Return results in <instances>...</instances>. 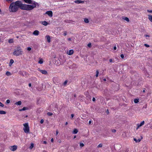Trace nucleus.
<instances>
[{"label":"nucleus","mask_w":152,"mask_h":152,"mask_svg":"<svg viewBox=\"0 0 152 152\" xmlns=\"http://www.w3.org/2000/svg\"><path fill=\"white\" fill-rule=\"evenodd\" d=\"M34 7L31 5L23 4L21 1H17L12 2L9 7V10L10 12H16L18 11L19 8L22 10L29 11L34 9Z\"/></svg>","instance_id":"1"},{"label":"nucleus","mask_w":152,"mask_h":152,"mask_svg":"<svg viewBox=\"0 0 152 152\" xmlns=\"http://www.w3.org/2000/svg\"><path fill=\"white\" fill-rule=\"evenodd\" d=\"M23 51L22 50V49L20 47H18L14 50L13 52V55L16 56H18L20 55H21L23 53Z\"/></svg>","instance_id":"2"},{"label":"nucleus","mask_w":152,"mask_h":152,"mask_svg":"<svg viewBox=\"0 0 152 152\" xmlns=\"http://www.w3.org/2000/svg\"><path fill=\"white\" fill-rule=\"evenodd\" d=\"M23 1L25 3L27 4H33L31 5L34 7V8L36 7V6H37L38 7L39 6V4L34 1L31 0H23Z\"/></svg>","instance_id":"3"},{"label":"nucleus","mask_w":152,"mask_h":152,"mask_svg":"<svg viewBox=\"0 0 152 152\" xmlns=\"http://www.w3.org/2000/svg\"><path fill=\"white\" fill-rule=\"evenodd\" d=\"M24 127L23 129L26 133H29V128L28 123H25L23 124Z\"/></svg>","instance_id":"4"},{"label":"nucleus","mask_w":152,"mask_h":152,"mask_svg":"<svg viewBox=\"0 0 152 152\" xmlns=\"http://www.w3.org/2000/svg\"><path fill=\"white\" fill-rule=\"evenodd\" d=\"M18 73L20 75L23 77H27L28 75V73L25 71H20Z\"/></svg>","instance_id":"5"},{"label":"nucleus","mask_w":152,"mask_h":152,"mask_svg":"<svg viewBox=\"0 0 152 152\" xmlns=\"http://www.w3.org/2000/svg\"><path fill=\"white\" fill-rule=\"evenodd\" d=\"M53 12L51 11H48L46 12L44 14V15L45 14L48 15V16L51 18L53 16Z\"/></svg>","instance_id":"6"},{"label":"nucleus","mask_w":152,"mask_h":152,"mask_svg":"<svg viewBox=\"0 0 152 152\" xmlns=\"http://www.w3.org/2000/svg\"><path fill=\"white\" fill-rule=\"evenodd\" d=\"M38 71L40 72L42 74L46 75L48 74V72H47L45 70H41L39 68H38Z\"/></svg>","instance_id":"7"},{"label":"nucleus","mask_w":152,"mask_h":152,"mask_svg":"<svg viewBox=\"0 0 152 152\" xmlns=\"http://www.w3.org/2000/svg\"><path fill=\"white\" fill-rule=\"evenodd\" d=\"M17 148V146L16 145H14L10 147V149L12 151H15Z\"/></svg>","instance_id":"8"},{"label":"nucleus","mask_w":152,"mask_h":152,"mask_svg":"<svg viewBox=\"0 0 152 152\" xmlns=\"http://www.w3.org/2000/svg\"><path fill=\"white\" fill-rule=\"evenodd\" d=\"M145 123V122L144 121H142L140 124H137V129L138 128H139L140 127L142 126Z\"/></svg>","instance_id":"9"},{"label":"nucleus","mask_w":152,"mask_h":152,"mask_svg":"<svg viewBox=\"0 0 152 152\" xmlns=\"http://www.w3.org/2000/svg\"><path fill=\"white\" fill-rule=\"evenodd\" d=\"M39 31L37 30L34 31L33 33V34L35 35H39Z\"/></svg>","instance_id":"10"},{"label":"nucleus","mask_w":152,"mask_h":152,"mask_svg":"<svg viewBox=\"0 0 152 152\" xmlns=\"http://www.w3.org/2000/svg\"><path fill=\"white\" fill-rule=\"evenodd\" d=\"M75 3L77 4L83 3H84V1L81 0H78L75 1Z\"/></svg>","instance_id":"11"},{"label":"nucleus","mask_w":152,"mask_h":152,"mask_svg":"<svg viewBox=\"0 0 152 152\" xmlns=\"http://www.w3.org/2000/svg\"><path fill=\"white\" fill-rule=\"evenodd\" d=\"M74 53V51L73 50H69V52H67V54L69 55H72Z\"/></svg>","instance_id":"12"},{"label":"nucleus","mask_w":152,"mask_h":152,"mask_svg":"<svg viewBox=\"0 0 152 152\" xmlns=\"http://www.w3.org/2000/svg\"><path fill=\"white\" fill-rule=\"evenodd\" d=\"M46 37L47 41L48 42H50V36L48 35H47L46 36Z\"/></svg>","instance_id":"13"},{"label":"nucleus","mask_w":152,"mask_h":152,"mask_svg":"<svg viewBox=\"0 0 152 152\" xmlns=\"http://www.w3.org/2000/svg\"><path fill=\"white\" fill-rule=\"evenodd\" d=\"M14 62V61L12 59H10V62L9 63V66H12V64H13Z\"/></svg>","instance_id":"14"},{"label":"nucleus","mask_w":152,"mask_h":152,"mask_svg":"<svg viewBox=\"0 0 152 152\" xmlns=\"http://www.w3.org/2000/svg\"><path fill=\"white\" fill-rule=\"evenodd\" d=\"M42 24L43 25L46 26H47L48 24V23L46 21H45L42 22Z\"/></svg>","instance_id":"15"},{"label":"nucleus","mask_w":152,"mask_h":152,"mask_svg":"<svg viewBox=\"0 0 152 152\" xmlns=\"http://www.w3.org/2000/svg\"><path fill=\"white\" fill-rule=\"evenodd\" d=\"M114 85L116 87H118V88H115L114 87V89L115 90V91H118V90H119V88H118V87H119V85H118V84H114Z\"/></svg>","instance_id":"16"},{"label":"nucleus","mask_w":152,"mask_h":152,"mask_svg":"<svg viewBox=\"0 0 152 152\" xmlns=\"http://www.w3.org/2000/svg\"><path fill=\"white\" fill-rule=\"evenodd\" d=\"M15 104L17 105H20L21 104V101H19L18 102H15Z\"/></svg>","instance_id":"17"},{"label":"nucleus","mask_w":152,"mask_h":152,"mask_svg":"<svg viewBox=\"0 0 152 152\" xmlns=\"http://www.w3.org/2000/svg\"><path fill=\"white\" fill-rule=\"evenodd\" d=\"M148 19L151 22H152V15H148Z\"/></svg>","instance_id":"18"},{"label":"nucleus","mask_w":152,"mask_h":152,"mask_svg":"<svg viewBox=\"0 0 152 152\" xmlns=\"http://www.w3.org/2000/svg\"><path fill=\"white\" fill-rule=\"evenodd\" d=\"M134 140L136 142H140L141 140L140 139H138L137 140L135 138L134 139Z\"/></svg>","instance_id":"19"},{"label":"nucleus","mask_w":152,"mask_h":152,"mask_svg":"<svg viewBox=\"0 0 152 152\" xmlns=\"http://www.w3.org/2000/svg\"><path fill=\"white\" fill-rule=\"evenodd\" d=\"M78 132V131L77 129H75L73 131V133L74 134H76Z\"/></svg>","instance_id":"20"},{"label":"nucleus","mask_w":152,"mask_h":152,"mask_svg":"<svg viewBox=\"0 0 152 152\" xmlns=\"http://www.w3.org/2000/svg\"><path fill=\"white\" fill-rule=\"evenodd\" d=\"M43 59L41 58L39 60V61H38V63L39 64H41L43 63Z\"/></svg>","instance_id":"21"},{"label":"nucleus","mask_w":152,"mask_h":152,"mask_svg":"<svg viewBox=\"0 0 152 152\" xmlns=\"http://www.w3.org/2000/svg\"><path fill=\"white\" fill-rule=\"evenodd\" d=\"M6 113V112L3 110H0V114H5Z\"/></svg>","instance_id":"22"},{"label":"nucleus","mask_w":152,"mask_h":152,"mask_svg":"<svg viewBox=\"0 0 152 152\" xmlns=\"http://www.w3.org/2000/svg\"><path fill=\"white\" fill-rule=\"evenodd\" d=\"M27 109L28 108L26 107H24L23 108L20 109L19 110L20 111H24L26 110V109Z\"/></svg>","instance_id":"23"},{"label":"nucleus","mask_w":152,"mask_h":152,"mask_svg":"<svg viewBox=\"0 0 152 152\" xmlns=\"http://www.w3.org/2000/svg\"><path fill=\"white\" fill-rule=\"evenodd\" d=\"M134 102L135 103H137L139 102L138 99H135L134 100Z\"/></svg>","instance_id":"24"},{"label":"nucleus","mask_w":152,"mask_h":152,"mask_svg":"<svg viewBox=\"0 0 152 152\" xmlns=\"http://www.w3.org/2000/svg\"><path fill=\"white\" fill-rule=\"evenodd\" d=\"M13 42V39H10L8 40V42L9 43H12Z\"/></svg>","instance_id":"25"},{"label":"nucleus","mask_w":152,"mask_h":152,"mask_svg":"<svg viewBox=\"0 0 152 152\" xmlns=\"http://www.w3.org/2000/svg\"><path fill=\"white\" fill-rule=\"evenodd\" d=\"M34 146V144L33 143H31V144L30 146L29 147V148L30 149H32Z\"/></svg>","instance_id":"26"},{"label":"nucleus","mask_w":152,"mask_h":152,"mask_svg":"<svg viewBox=\"0 0 152 152\" xmlns=\"http://www.w3.org/2000/svg\"><path fill=\"white\" fill-rule=\"evenodd\" d=\"M124 20L128 22H129V20L128 18L126 17L124 18Z\"/></svg>","instance_id":"27"},{"label":"nucleus","mask_w":152,"mask_h":152,"mask_svg":"<svg viewBox=\"0 0 152 152\" xmlns=\"http://www.w3.org/2000/svg\"><path fill=\"white\" fill-rule=\"evenodd\" d=\"M84 21L86 23H88L89 22V20L88 19L86 18L84 19Z\"/></svg>","instance_id":"28"},{"label":"nucleus","mask_w":152,"mask_h":152,"mask_svg":"<svg viewBox=\"0 0 152 152\" xmlns=\"http://www.w3.org/2000/svg\"><path fill=\"white\" fill-rule=\"evenodd\" d=\"M6 75L7 76H10L11 75V73L10 72L7 71L6 72Z\"/></svg>","instance_id":"29"},{"label":"nucleus","mask_w":152,"mask_h":152,"mask_svg":"<svg viewBox=\"0 0 152 152\" xmlns=\"http://www.w3.org/2000/svg\"><path fill=\"white\" fill-rule=\"evenodd\" d=\"M99 73V72L98 70H97L96 71V77H98V75Z\"/></svg>","instance_id":"30"},{"label":"nucleus","mask_w":152,"mask_h":152,"mask_svg":"<svg viewBox=\"0 0 152 152\" xmlns=\"http://www.w3.org/2000/svg\"><path fill=\"white\" fill-rule=\"evenodd\" d=\"M53 114V113H51V112H48L47 113V115L48 116H51V115H52Z\"/></svg>","instance_id":"31"},{"label":"nucleus","mask_w":152,"mask_h":152,"mask_svg":"<svg viewBox=\"0 0 152 152\" xmlns=\"http://www.w3.org/2000/svg\"><path fill=\"white\" fill-rule=\"evenodd\" d=\"M58 80L57 78H54L53 79V81L54 83H55L56 84V80Z\"/></svg>","instance_id":"32"},{"label":"nucleus","mask_w":152,"mask_h":152,"mask_svg":"<svg viewBox=\"0 0 152 152\" xmlns=\"http://www.w3.org/2000/svg\"><path fill=\"white\" fill-rule=\"evenodd\" d=\"M102 143H100L97 146V147L98 148H100V147H102Z\"/></svg>","instance_id":"33"},{"label":"nucleus","mask_w":152,"mask_h":152,"mask_svg":"<svg viewBox=\"0 0 152 152\" xmlns=\"http://www.w3.org/2000/svg\"><path fill=\"white\" fill-rule=\"evenodd\" d=\"M67 82H68L67 80H66L63 83L64 85L65 86L67 84Z\"/></svg>","instance_id":"34"},{"label":"nucleus","mask_w":152,"mask_h":152,"mask_svg":"<svg viewBox=\"0 0 152 152\" xmlns=\"http://www.w3.org/2000/svg\"><path fill=\"white\" fill-rule=\"evenodd\" d=\"M80 147H82L84 146V144L83 143H80Z\"/></svg>","instance_id":"35"},{"label":"nucleus","mask_w":152,"mask_h":152,"mask_svg":"<svg viewBox=\"0 0 152 152\" xmlns=\"http://www.w3.org/2000/svg\"><path fill=\"white\" fill-rule=\"evenodd\" d=\"M10 101L9 99H7V100L6 103L7 104H9L10 103Z\"/></svg>","instance_id":"36"},{"label":"nucleus","mask_w":152,"mask_h":152,"mask_svg":"<svg viewBox=\"0 0 152 152\" xmlns=\"http://www.w3.org/2000/svg\"><path fill=\"white\" fill-rule=\"evenodd\" d=\"M91 43H89L88 44V46L89 47L91 48Z\"/></svg>","instance_id":"37"},{"label":"nucleus","mask_w":152,"mask_h":152,"mask_svg":"<svg viewBox=\"0 0 152 152\" xmlns=\"http://www.w3.org/2000/svg\"><path fill=\"white\" fill-rule=\"evenodd\" d=\"M144 45L147 48L149 47V45L146 44H145Z\"/></svg>","instance_id":"38"},{"label":"nucleus","mask_w":152,"mask_h":152,"mask_svg":"<svg viewBox=\"0 0 152 152\" xmlns=\"http://www.w3.org/2000/svg\"><path fill=\"white\" fill-rule=\"evenodd\" d=\"M31 49V47H28L27 48V50L28 51H30Z\"/></svg>","instance_id":"39"},{"label":"nucleus","mask_w":152,"mask_h":152,"mask_svg":"<svg viewBox=\"0 0 152 152\" xmlns=\"http://www.w3.org/2000/svg\"><path fill=\"white\" fill-rule=\"evenodd\" d=\"M4 105L1 102H0V106L1 107H4Z\"/></svg>","instance_id":"40"},{"label":"nucleus","mask_w":152,"mask_h":152,"mask_svg":"<svg viewBox=\"0 0 152 152\" xmlns=\"http://www.w3.org/2000/svg\"><path fill=\"white\" fill-rule=\"evenodd\" d=\"M120 56L122 58H124V55L123 54H122Z\"/></svg>","instance_id":"41"},{"label":"nucleus","mask_w":152,"mask_h":152,"mask_svg":"<svg viewBox=\"0 0 152 152\" xmlns=\"http://www.w3.org/2000/svg\"><path fill=\"white\" fill-rule=\"evenodd\" d=\"M44 121L43 119H41L40 121V123L41 124H43V123Z\"/></svg>","instance_id":"42"},{"label":"nucleus","mask_w":152,"mask_h":152,"mask_svg":"<svg viewBox=\"0 0 152 152\" xmlns=\"http://www.w3.org/2000/svg\"><path fill=\"white\" fill-rule=\"evenodd\" d=\"M112 132L114 133L116 132V130L115 129H112Z\"/></svg>","instance_id":"43"},{"label":"nucleus","mask_w":152,"mask_h":152,"mask_svg":"<svg viewBox=\"0 0 152 152\" xmlns=\"http://www.w3.org/2000/svg\"><path fill=\"white\" fill-rule=\"evenodd\" d=\"M147 11L150 13H152V10H147Z\"/></svg>","instance_id":"44"},{"label":"nucleus","mask_w":152,"mask_h":152,"mask_svg":"<svg viewBox=\"0 0 152 152\" xmlns=\"http://www.w3.org/2000/svg\"><path fill=\"white\" fill-rule=\"evenodd\" d=\"M42 143L44 144H46L47 143V142L46 141H44Z\"/></svg>","instance_id":"45"},{"label":"nucleus","mask_w":152,"mask_h":152,"mask_svg":"<svg viewBox=\"0 0 152 152\" xmlns=\"http://www.w3.org/2000/svg\"><path fill=\"white\" fill-rule=\"evenodd\" d=\"M6 1L7 2H9V1L12 2L13 1V0H6Z\"/></svg>","instance_id":"46"},{"label":"nucleus","mask_w":152,"mask_h":152,"mask_svg":"<svg viewBox=\"0 0 152 152\" xmlns=\"http://www.w3.org/2000/svg\"><path fill=\"white\" fill-rule=\"evenodd\" d=\"M67 34V32L66 31H65L64 33V36H65Z\"/></svg>","instance_id":"47"},{"label":"nucleus","mask_w":152,"mask_h":152,"mask_svg":"<svg viewBox=\"0 0 152 152\" xmlns=\"http://www.w3.org/2000/svg\"><path fill=\"white\" fill-rule=\"evenodd\" d=\"M96 100L95 98L94 97H93L92 99V101L93 102H94Z\"/></svg>","instance_id":"48"},{"label":"nucleus","mask_w":152,"mask_h":152,"mask_svg":"<svg viewBox=\"0 0 152 152\" xmlns=\"http://www.w3.org/2000/svg\"><path fill=\"white\" fill-rule=\"evenodd\" d=\"M144 36L145 37H149L150 36L149 35H147V34H145L144 35Z\"/></svg>","instance_id":"49"},{"label":"nucleus","mask_w":152,"mask_h":152,"mask_svg":"<svg viewBox=\"0 0 152 152\" xmlns=\"http://www.w3.org/2000/svg\"><path fill=\"white\" fill-rule=\"evenodd\" d=\"M74 116V114H72L71 115V118H73Z\"/></svg>","instance_id":"50"},{"label":"nucleus","mask_w":152,"mask_h":152,"mask_svg":"<svg viewBox=\"0 0 152 152\" xmlns=\"http://www.w3.org/2000/svg\"><path fill=\"white\" fill-rule=\"evenodd\" d=\"M91 122H91V120L89 121V122H88L89 124H91Z\"/></svg>","instance_id":"51"},{"label":"nucleus","mask_w":152,"mask_h":152,"mask_svg":"<svg viewBox=\"0 0 152 152\" xmlns=\"http://www.w3.org/2000/svg\"><path fill=\"white\" fill-rule=\"evenodd\" d=\"M116 46H115L114 47H113V49L114 50H116Z\"/></svg>","instance_id":"52"},{"label":"nucleus","mask_w":152,"mask_h":152,"mask_svg":"<svg viewBox=\"0 0 152 152\" xmlns=\"http://www.w3.org/2000/svg\"><path fill=\"white\" fill-rule=\"evenodd\" d=\"M109 61L110 62H112L113 61V60L112 59H109Z\"/></svg>","instance_id":"53"},{"label":"nucleus","mask_w":152,"mask_h":152,"mask_svg":"<svg viewBox=\"0 0 152 152\" xmlns=\"http://www.w3.org/2000/svg\"><path fill=\"white\" fill-rule=\"evenodd\" d=\"M107 113L108 114L109 113V110L108 109H107V111H106Z\"/></svg>","instance_id":"54"},{"label":"nucleus","mask_w":152,"mask_h":152,"mask_svg":"<svg viewBox=\"0 0 152 152\" xmlns=\"http://www.w3.org/2000/svg\"><path fill=\"white\" fill-rule=\"evenodd\" d=\"M58 133V130H56V135H57Z\"/></svg>","instance_id":"55"},{"label":"nucleus","mask_w":152,"mask_h":152,"mask_svg":"<svg viewBox=\"0 0 152 152\" xmlns=\"http://www.w3.org/2000/svg\"><path fill=\"white\" fill-rule=\"evenodd\" d=\"M53 138H52L51 139V142H53Z\"/></svg>","instance_id":"56"},{"label":"nucleus","mask_w":152,"mask_h":152,"mask_svg":"<svg viewBox=\"0 0 152 152\" xmlns=\"http://www.w3.org/2000/svg\"><path fill=\"white\" fill-rule=\"evenodd\" d=\"M28 86L29 87H31V83H29L28 84Z\"/></svg>","instance_id":"57"},{"label":"nucleus","mask_w":152,"mask_h":152,"mask_svg":"<svg viewBox=\"0 0 152 152\" xmlns=\"http://www.w3.org/2000/svg\"><path fill=\"white\" fill-rule=\"evenodd\" d=\"M68 40H69V41H70V40H71V38H68Z\"/></svg>","instance_id":"58"},{"label":"nucleus","mask_w":152,"mask_h":152,"mask_svg":"<svg viewBox=\"0 0 152 152\" xmlns=\"http://www.w3.org/2000/svg\"><path fill=\"white\" fill-rule=\"evenodd\" d=\"M67 124H68V123H67V122H66V123H65V125H67Z\"/></svg>","instance_id":"59"},{"label":"nucleus","mask_w":152,"mask_h":152,"mask_svg":"<svg viewBox=\"0 0 152 152\" xmlns=\"http://www.w3.org/2000/svg\"><path fill=\"white\" fill-rule=\"evenodd\" d=\"M74 97H75L76 96V94H75L74 95Z\"/></svg>","instance_id":"60"},{"label":"nucleus","mask_w":152,"mask_h":152,"mask_svg":"<svg viewBox=\"0 0 152 152\" xmlns=\"http://www.w3.org/2000/svg\"><path fill=\"white\" fill-rule=\"evenodd\" d=\"M68 20H65V22L67 23V22H68Z\"/></svg>","instance_id":"61"},{"label":"nucleus","mask_w":152,"mask_h":152,"mask_svg":"<svg viewBox=\"0 0 152 152\" xmlns=\"http://www.w3.org/2000/svg\"><path fill=\"white\" fill-rule=\"evenodd\" d=\"M103 80L104 81H106V79L105 78H104L103 79Z\"/></svg>","instance_id":"62"},{"label":"nucleus","mask_w":152,"mask_h":152,"mask_svg":"<svg viewBox=\"0 0 152 152\" xmlns=\"http://www.w3.org/2000/svg\"><path fill=\"white\" fill-rule=\"evenodd\" d=\"M143 92L145 93V90H144L143 91Z\"/></svg>","instance_id":"63"},{"label":"nucleus","mask_w":152,"mask_h":152,"mask_svg":"<svg viewBox=\"0 0 152 152\" xmlns=\"http://www.w3.org/2000/svg\"><path fill=\"white\" fill-rule=\"evenodd\" d=\"M76 137V136L75 135L74 137V139H75V138Z\"/></svg>","instance_id":"64"}]
</instances>
